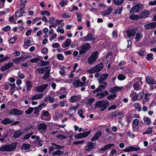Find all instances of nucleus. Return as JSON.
Masks as SVG:
<instances>
[{
    "label": "nucleus",
    "mask_w": 156,
    "mask_h": 156,
    "mask_svg": "<svg viewBox=\"0 0 156 156\" xmlns=\"http://www.w3.org/2000/svg\"><path fill=\"white\" fill-rule=\"evenodd\" d=\"M17 144L16 142H13L10 144L3 145L0 147L1 151H11L14 150L17 147Z\"/></svg>",
    "instance_id": "obj_1"
},
{
    "label": "nucleus",
    "mask_w": 156,
    "mask_h": 156,
    "mask_svg": "<svg viewBox=\"0 0 156 156\" xmlns=\"http://www.w3.org/2000/svg\"><path fill=\"white\" fill-rule=\"evenodd\" d=\"M109 105V102L107 100H101L97 102L95 108H99L101 111H104Z\"/></svg>",
    "instance_id": "obj_2"
},
{
    "label": "nucleus",
    "mask_w": 156,
    "mask_h": 156,
    "mask_svg": "<svg viewBox=\"0 0 156 156\" xmlns=\"http://www.w3.org/2000/svg\"><path fill=\"white\" fill-rule=\"evenodd\" d=\"M98 57V51H96L92 53L88 58L87 62L90 65L94 64Z\"/></svg>",
    "instance_id": "obj_3"
},
{
    "label": "nucleus",
    "mask_w": 156,
    "mask_h": 156,
    "mask_svg": "<svg viewBox=\"0 0 156 156\" xmlns=\"http://www.w3.org/2000/svg\"><path fill=\"white\" fill-rule=\"evenodd\" d=\"M91 47L90 45L88 43H86L85 44L81 45L79 48L80 54H83L86 53Z\"/></svg>",
    "instance_id": "obj_4"
},
{
    "label": "nucleus",
    "mask_w": 156,
    "mask_h": 156,
    "mask_svg": "<svg viewBox=\"0 0 156 156\" xmlns=\"http://www.w3.org/2000/svg\"><path fill=\"white\" fill-rule=\"evenodd\" d=\"M51 144L52 146L49 147V153H51L53 151L57 149H62L64 147L62 146L54 143H51Z\"/></svg>",
    "instance_id": "obj_5"
},
{
    "label": "nucleus",
    "mask_w": 156,
    "mask_h": 156,
    "mask_svg": "<svg viewBox=\"0 0 156 156\" xmlns=\"http://www.w3.org/2000/svg\"><path fill=\"white\" fill-rule=\"evenodd\" d=\"M48 84H42L40 86H37L35 87L34 88V90L35 91L39 93H41L46 88L48 87Z\"/></svg>",
    "instance_id": "obj_6"
},
{
    "label": "nucleus",
    "mask_w": 156,
    "mask_h": 156,
    "mask_svg": "<svg viewBox=\"0 0 156 156\" xmlns=\"http://www.w3.org/2000/svg\"><path fill=\"white\" fill-rule=\"evenodd\" d=\"M99 83L101 85L99 87L95 89L94 91V93L97 92L99 91H101L103 90H105V88L107 86V83L106 82H99Z\"/></svg>",
    "instance_id": "obj_7"
},
{
    "label": "nucleus",
    "mask_w": 156,
    "mask_h": 156,
    "mask_svg": "<svg viewBox=\"0 0 156 156\" xmlns=\"http://www.w3.org/2000/svg\"><path fill=\"white\" fill-rule=\"evenodd\" d=\"M137 31V30L135 28H129L126 30V32L127 36L129 37H131L134 36Z\"/></svg>",
    "instance_id": "obj_8"
},
{
    "label": "nucleus",
    "mask_w": 156,
    "mask_h": 156,
    "mask_svg": "<svg viewBox=\"0 0 156 156\" xmlns=\"http://www.w3.org/2000/svg\"><path fill=\"white\" fill-rule=\"evenodd\" d=\"M37 130L40 133L44 132L47 128V125L44 123H40L37 125Z\"/></svg>",
    "instance_id": "obj_9"
},
{
    "label": "nucleus",
    "mask_w": 156,
    "mask_h": 156,
    "mask_svg": "<svg viewBox=\"0 0 156 156\" xmlns=\"http://www.w3.org/2000/svg\"><path fill=\"white\" fill-rule=\"evenodd\" d=\"M23 112L16 109H13L11 110L9 112V114L10 115H22Z\"/></svg>",
    "instance_id": "obj_10"
},
{
    "label": "nucleus",
    "mask_w": 156,
    "mask_h": 156,
    "mask_svg": "<svg viewBox=\"0 0 156 156\" xmlns=\"http://www.w3.org/2000/svg\"><path fill=\"white\" fill-rule=\"evenodd\" d=\"M140 148L139 147H135L132 146L128 147L124 149L123 151L126 152H129L131 151H137L139 150Z\"/></svg>",
    "instance_id": "obj_11"
},
{
    "label": "nucleus",
    "mask_w": 156,
    "mask_h": 156,
    "mask_svg": "<svg viewBox=\"0 0 156 156\" xmlns=\"http://www.w3.org/2000/svg\"><path fill=\"white\" fill-rule=\"evenodd\" d=\"M85 83H83L80 80H76L73 83V84L76 87L85 86Z\"/></svg>",
    "instance_id": "obj_12"
},
{
    "label": "nucleus",
    "mask_w": 156,
    "mask_h": 156,
    "mask_svg": "<svg viewBox=\"0 0 156 156\" xmlns=\"http://www.w3.org/2000/svg\"><path fill=\"white\" fill-rule=\"evenodd\" d=\"M147 30L151 29L156 27V22L149 23L144 26Z\"/></svg>",
    "instance_id": "obj_13"
},
{
    "label": "nucleus",
    "mask_w": 156,
    "mask_h": 156,
    "mask_svg": "<svg viewBox=\"0 0 156 156\" xmlns=\"http://www.w3.org/2000/svg\"><path fill=\"white\" fill-rule=\"evenodd\" d=\"M82 39L83 41H87L94 40L92 33H90L86 36L83 37Z\"/></svg>",
    "instance_id": "obj_14"
},
{
    "label": "nucleus",
    "mask_w": 156,
    "mask_h": 156,
    "mask_svg": "<svg viewBox=\"0 0 156 156\" xmlns=\"http://www.w3.org/2000/svg\"><path fill=\"white\" fill-rule=\"evenodd\" d=\"M13 65L12 62H9L1 68V70L2 71H4L9 69Z\"/></svg>",
    "instance_id": "obj_15"
},
{
    "label": "nucleus",
    "mask_w": 156,
    "mask_h": 156,
    "mask_svg": "<svg viewBox=\"0 0 156 156\" xmlns=\"http://www.w3.org/2000/svg\"><path fill=\"white\" fill-rule=\"evenodd\" d=\"M113 10V8L112 7H109L106 10L104 11L101 12V14L103 16H107L111 13Z\"/></svg>",
    "instance_id": "obj_16"
},
{
    "label": "nucleus",
    "mask_w": 156,
    "mask_h": 156,
    "mask_svg": "<svg viewBox=\"0 0 156 156\" xmlns=\"http://www.w3.org/2000/svg\"><path fill=\"white\" fill-rule=\"evenodd\" d=\"M147 83L149 84H156V81L153 80L150 76H148L146 78Z\"/></svg>",
    "instance_id": "obj_17"
},
{
    "label": "nucleus",
    "mask_w": 156,
    "mask_h": 156,
    "mask_svg": "<svg viewBox=\"0 0 156 156\" xmlns=\"http://www.w3.org/2000/svg\"><path fill=\"white\" fill-rule=\"evenodd\" d=\"M14 120L13 119L6 117L2 120L1 122L2 124L6 125L12 122Z\"/></svg>",
    "instance_id": "obj_18"
},
{
    "label": "nucleus",
    "mask_w": 156,
    "mask_h": 156,
    "mask_svg": "<svg viewBox=\"0 0 156 156\" xmlns=\"http://www.w3.org/2000/svg\"><path fill=\"white\" fill-rule=\"evenodd\" d=\"M101 130H99L94 134V136L91 139L92 141H94L97 140L99 136L102 135Z\"/></svg>",
    "instance_id": "obj_19"
},
{
    "label": "nucleus",
    "mask_w": 156,
    "mask_h": 156,
    "mask_svg": "<svg viewBox=\"0 0 156 156\" xmlns=\"http://www.w3.org/2000/svg\"><path fill=\"white\" fill-rule=\"evenodd\" d=\"M123 88V87H119L118 86H116L111 88L110 89V91L112 93H114L115 92L120 91L121 90H122Z\"/></svg>",
    "instance_id": "obj_20"
},
{
    "label": "nucleus",
    "mask_w": 156,
    "mask_h": 156,
    "mask_svg": "<svg viewBox=\"0 0 156 156\" xmlns=\"http://www.w3.org/2000/svg\"><path fill=\"white\" fill-rule=\"evenodd\" d=\"M108 74L107 73H104L101 74L98 80L99 82H105L104 81L107 79V78L108 76Z\"/></svg>",
    "instance_id": "obj_21"
},
{
    "label": "nucleus",
    "mask_w": 156,
    "mask_h": 156,
    "mask_svg": "<svg viewBox=\"0 0 156 156\" xmlns=\"http://www.w3.org/2000/svg\"><path fill=\"white\" fill-rule=\"evenodd\" d=\"M43 97V93L38 94L33 96L31 98V100H38L42 98Z\"/></svg>",
    "instance_id": "obj_22"
},
{
    "label": "nucleus",
    "mask_w": 156,
    "mask_h": 156,
    "mask_svg": "<svg viewBox=\"0 0 156 156\" xmlns=\"http://www.w3.org/2000/svg\"><path fill=\"white\" fill-rule=\"evenodd\" d=\"M114 145V144H109L105 145L104 148H101L98 150V151H104L106 150H108L111 148L112 146Z\"/></svg>",
    "instance_id": "obj_23"
},
{
    "label": "nucleus",
    "mask_w": 156,
    "mask_h": 156,
    "mask_svg": "<svg viewBox=\"0 0 156 156\" xmlns=\"http://www.w3.org/2000/svg\"><path fill=\"white\" fill-rule=\"evenodd\" d=\"M94 147V143L91 142H90L88 143L86 147V151H90L92 150Z\"/></svg>",
    "instance_id": "obj_24"
},
{
    "label": "nucleus",
    "mask_w": 156,
    "mask_h": 156,
    "mask_svg": "<svg viewBox=\"0 0 156 156\" xmlns=\"http://www.w3.org/2000/svg\"><path fill=\"white\" fill-rule=\"evenodd\" d=\"M49 68V67H45L41 68H38L36 69V71H37L39 73L42 74L45 73L47 70Z\"/></svg>",
    "instance_id": "obj_25"
},
{
    "label": "nucleus",
    "mask_w": 156,
    "mask_h": 156,
    "mask_svg": "<svg viewBox=\"0 0 156 156\" xmlns=\"http://www.w3.org/2000/svg\"><path fill=\"white\" fill-rule=\"evenodd\" d=\"M130 96L132 98V99L133 101L137 100V94L135 91H132L130 94Z\"/></svg>",
    "instance_id": "obj_26"
},
{
    "label": "nucleus",
    "mask_w": 156,
    "mask_h": 156,
    "mask_svg": "<svg viewBox=\"0 0 156 156\" xmlns=\"http://www.w3.org/2000/svg\"><path fill=\"white\" fill-rule=\"evenodd\" d=\"M23 134L20 130H18L15 131L13 135V137L14 138H17L20 137Z\"/></svg>",
    "instance_id": "obj_27"
},
{
    "label": "nucleus",
    "mask_w": 156,
    "mask_h": 156,
    "mask_svg": "<svg viewBox=\"0 0 156 156\" xmlns=\"http://www.w3.org/2000/svg\"><path fill=\"white\" fill-rule=\"evenodd\" d=\"M150 14V11L147 10H144L140 13L141 18H146L148 17Z\"/></svg>",
    "instance_id": "obj_28"
},
{
    "label": "nucleus",
    "mask_w": 156,
    "mask_h": 156,
    "mask_svg": "<svg viewBox=\"0 0 156 156\" xmlns=\"http://www.w3.org/2000/svg\"><path fill=\"white\" fill-rule=\"evenodd\" d=\"M72 42L71 40L69 38L67 39L65 42L64 44H62V47L63 48L69 46Z\"/></svg>",
    "instance_id": "obj_29"
},
{
    "label": "nucleus",
    "mask_w": 156,
    "mask_h": 156,
    "mask_svg": "<svg viewBox=\"0 0 156 156\" xmlns=\"http://www.w3.org/2000/svg\"><path fill=\"white\" fill-rule=\"evenodd\" d=\"M103 63L101 62L99 64L97 65L94 67L95 70L97 72H99L101 70L103 67Z\"/></svg>",
    "instance_id": "obj_30"
},
{
    "label": "nucleus",
    "mask_w": 156,
    "mask_h": 156,
    "mask_svg": "<svg viewBox=\"0 0 156 156\" xmlns=\"http://www.w3.org/2000/svg\"><path fill=\"white\" fill-rule=\"evenodd\" d=\"M143 36V34L140 31H138L136 35V41H138Z\"/></svg>",
    "instance_id": "obj_31"
},
{
    "label": "nucleus",
    "mask_w": 156,
    "mask_h": 156,
    "mask_svg": "<svg viewBox=\"0 0 156 156\" xmlns=\"http://www.w3.org/2000/svg\"><path fill=\"white\" fill-rule=\"evenodd\" d=\"M23 9H20L18 11L15 13V16L16 17H20L23 14H25V12L23 11Z\"/></svg>",
    "instance_id": "obj_32"
},
{
    "label": "nucleus",
    "mask_w": 156,
    "mask_h": 156,
    "mask_svg": "<svg viewBox=\"0 0 156 156\" xmlns=\"http://www.w3.org/2000/svg\"><path fill=\"white\" fill-rule=\"evenodd\" d=\"M26 88L27 91L30 90L32 87V83L29 81H27L25 82Z\"/></svg>",
    "instance_id": "obj_33"
},
{
    "label": "nucleus",
    "mask_w": 156,
    "mask_h": 156,
    "mask_svg": "<svg viewBox=\"0 0 156 156\" xmlns=\"http://www.w3.org/2000/svg\"><path fill=\"white\" fill-rule=\"evenodd\" d=\"M58 68L60 70L59 71L60 74L61 75H64L65 73L66 67L63 66H58Z\"/></svg>",
    "instance_id": "obj_34"
},
{
    "label": "nucleus",
    "mask_w": 156,
    "mask_h": 156,
    "mask_svg": "<svg viewBox=\"0 0 156 156\" xmlns=\"http://www.w3.org/2000/svg\"><path fill=\"white\" fill-rule=\"evenodd\" d=\"M12 62L16 64H18L21 61H22V57H19L16 58L12 60Z\"/></svg>",
    "instance_id": "obj_35"
},
{
    "label": "nucleus",
    "mask_w": 156,
    "mask_h": 156,
    "mask_svg": "<svg viewBox=\"0 0 156 156\" xmlns=\"http://www.w3.org/2000/svg\"><path fill=\"white\" fill-rule=\"evenodd\" d=\"M134 106L135 108L138 112H140L141 110V107L140 104L138 102H136L134 104Z\"/></svg>",
    "instance_id": "obj_36"
},
{
    "label": "nucleus",
    "mask_w": 156,
    "mask_h": 156,
    "mask_svg": "<svg viewBox=\"0 0 156 156\" xmlns=\"http://www.w3.org/2000/svg\"><path fill=\"white\" fill-rule=\"evenodd\" d=\"M133 87L134 90H137L141 88L140 84L138 82H136L133 84Z\"/></svg>",
    "instance_id": "obj_37"
},
{
    "label": "nucleus",
    "mask_w": 156,
    "mask_h": 156,
    "mask_svg": "<svg viewBox=\"0 0 156 156\" xmlns=\"http://www.w3.org/2000/svg\"><path fill=\"white\" fill-rule=\"evenodd\" d=\"M20 9H23L26 7L25 4L26 3L27 0H20Z\"/></svg>",
    "instance_id": "obj_38"
},
{
    "label": "nucleus",
    "mask_w": 156,
    "mask_h": 156,
    "mask_svg": "<svg viewBox=\"0 0 156 156\" xmlns=\"http://www.w3.org/2000/svg\"><path fill=\"white\" fill-rule=\"evenodd\" d=\"M129 18L132 20H137L141 18V16L137 15H131L129 16Z\"/></svg>",
    "instance_id": "obj_39"
},
{
    "label": "nucleus",
    "mask_w": 156,
    "mask_h": 156,
    "mask_svg": "<svg viewBox=\"0 0 156 156\" xmlns=\"http://www.w3.org/2000/svg\"><path fill=\"white\" fill-rule=\"evenodd\" d=\"M31 145L28 144H23V146L22 147V149H24L25 150H27L29 149Z\"/></svg>",
    "instance_id": "obj_40"
},
{
    "label": "nucleus",
    "mask_w": 156,
    "mask_h": 156,
    "mask_svg": "<svg viewBox=\"0 0 156 156\" xmlns=\"http://www.w3.org/2000/svg\"><path fill=\"white\" fill-rule=\"evenodd\" d=\"M77 99V97L75 95L71 96L69 99V102L70 103H73L76 101Z\"/></svg>",
    "instance_id": "obj_41"
},
{
    "label": "nucleus",
    "mask_w": 156,
    "mask_h": 156,
    "mask_svg": "<svg viewBox=\"0 0 156 156\" xmlns=\"http://www.w3.org/2000/svg\"><path fill=\"white\" fill-rule=\"evenodd\" d=\"M114 4L120 5L123 3L125 0H113Z\"/></svg>",
    "instance_id": "obj_42"
},
{
    "label": "nucleus",
    "mask_w": 156,
    "mask_h": 156,
    "mask_svg": "<svg viewBox=\"0 0 156 156\" xmlns=\"http://www.w3.org/2000/svg\"><path fill=\"white\" fill-rule=\"evenodd\" d=\"M123 10V7H119L117 9H116L115 10L114 12V14L118 13L119 14H120L121 13V12Z\"/></svg>",
    "instance_id": "obj_43"
},
{
    "label": "nucleus",
    "mask_w": 156,
    "mask_h": 156,
    "mask_svg": "<svg viewBox=\"0 0 156 156\" xmlns=\"http://www.w3.org/2000/svg\"><path fill=\"white\" fill-rule=\"evenodd\" d=\"M95 101V99L94 98H90L88 99L87 104L88 105L91 106L92 103L94 102Z\"/></svg>",
    "instance_id": "obj_44"
},
{
    "label": "nucleus",
    "mask_w": 156,
    "mask_h": 156,
    "mask_svg": "<svg viewBox=\"0 0 156 156\" xmlns=\"http://www.w3.org/2000/svg\"><path fill=\"white\" fill-rule=\"evenodd\" d=\"M63 153V152L61 151L60 150H57L56 151H54L52 153V154L53 156H55L56 155H60L61 154H62Z\"/></svg>",
    "instance_id": "obj_45"
},
{
    "label": "nucleus",
    "mask_w": 156,
    "mask_h": 156,
    "mask_svg": "<svg viewBox=\"0 0 156 156\" xmlns=\"http://www.w3.org/2000/svg\"><path fill=\"white\" fill-rule=\"evenodd\" d=\"M152 132V129L151 127H149L147 129L146 132H144L143 133V134H151Z\"/></svg>",
    "instance_id": "obj_46"
},
{
    "label": "nucleus",
    "mask_w": 156,
    "mask_h": 156,
    "mask_svg": "<svg viewBox=\"0 0 156 156\" xmlns=\"http://www.w3.org/2000/svg\"><path fill=\"white\" fill-rule=\"evenodd\" d=\"M137 12H138L139 10L143 9V6L142 4H136L135 5Z\"/></svg>",
    "instance_id": "obj_47"
},
{
    "label": "nucleus",
    "mask_w": 156,
    "mask_h": 156,
    "mask_svg": "<svg viewBox=\"0 0 156 156\" xmlns=\"http://www.w3.org/2000/svg\"><path fill=\"white\" fill-rule=\"evenodd\" d=\"M50 69H49L47 71L46 73L43 76V78L44 80H46L49 77L50 73Z\"/></svg>",
    "instance_id": "obj_48"
},
{
    "label": "nucleus",
    "mask_w": 156,
    "mask_h": 156,
    "mask_svg": "<svg viewBox=\"0 0 156 156\" xmlns=\"http://www.w3.org/2000/svg\"><path fill=\"white\" fill-rule=\"evenodd\" d=\"M49 63L48 61H46L43 60H41L40 61V65L41 66H46Z\"/></svg>",
    "instance_id": "obj_49"
},
{
    "label": "nucleus",
    "mask_w": 156,
    "mask_h": 156,
    "mask_svg": "<svg viewBox=\"0 0 156 156\" xmlns=\"http://www.w3.org/2000/svg\"><path fill=\"white\" fill-rule=\"evenodd\" d=\"M62 16L63 18H70L71 16L69 13H63L62 14Z\"/></svg>",
    "instance_id": "obj_50"
},
{
    "label": "nucleus",
    "mask_w": 156,
    "mask_h": 156,
    "mask_svg": "<svg viewBox=\"0 0 156 156\" xmlns=\"http://www.w3.org/2000/svg\"><path fill=\"white\" fill-rule=\"evenodd\" d=\"M34 143H36L37 145H38L39 147H41L44 144V142L41 140H37L36 141H34Z\"/></svg>",
    "instance_id": "obj_51"
},
{
    "label": "nucleus",
    "mask_w": 156,
    "mask_h": 156,
    "mask_svg": "<svg viewBox=\"0 0 156 156\" xmlns=\"http://www.w3.org/2000/svg\"><path fill=\"white\" fill-rule=\"evenodd\" d=\"M116 94H110L107 97V98L109 100L114 99L116 98Z\"/></svg>",
    "instance_id": "obj_52"
},
{
    "label": "nucleus",
    "mask_w": 156,
    "mask_h": 156,
    "mask_svg": "<svg viewBox=\"0 0 156 156\" xmlns=\"http://www.w3.org/2000/svg\"><path fill=\"white\" fill-rule=\"evenodd\" d=\"M153 56V54L152 53L148 54L147 55L146 58L148 61H151L152 60V57Z\"/></svg>",
    "instance_id": "obj_53"
},
{
    "label": "nucleus",
    "mask_w": 156,
    "mask_h": 156,
    "mask_svg": "<svg viewBox=\"0 0 156 156\" xmlns=\"http://www.w3.org/2000/svg\"><path fill=\"white\" fill-rule=\"evenodd\" d=\"M144 94V92L142 91L139 93L138 95H137V97L138 98L137 100H141Z\"/></svg>",
    "instance_id": "obj_54"
},
{
    "label": "nucleus",
    "mask_w": 156,
    "mask_h": 156,
    "mask_svg": "<svg viewBox=\"0 0 156 156\" xmlns=\"http://www.w3.org/2000/svg\"><path fill=\"white\" fill-rule=\"evenodd\" d=\"M56 137L59 139H63L67 138L66 136L61 134L57 135Z\"/></svg>",
    "instance_id": "obj_55"
},
{
    "label": "nucleus",
    "mask_w": 156,
    "mask_h": 156,
    "mask_svg": "<svg viewBox=\"0 0 156 156\" xmlns=\"http://www.w3.org/2000/svg\"><path fill=\"white\" fill-rule=\"evenodd\" d=\"M41 15H42V16H43L44 15H45L47 16H49L50 15V13L49 11L46 10H44L43 11H41Z\"/></svg>",
    "instance_id": "obj_56"
},
{
    "label": "nucleus",
    "mask_w": 156,
    "mask_h": 156,
    "mask_svg": "<svg viewBox=\"0 0 156 156\" xmlns=\"http://www.w3.org/2000/svg\"><path fill=\"white\" fill-rule=\"evenodd\" d=\"M87 72H88L89 73L92 74L96 72V71L95 70L94 67L87 70Z\"/></svg>",
    "instance_id": "obj_57"
},
{
    "label": "nucleus",
    "mask_w": 156,
    "mask_h": 156,
    "mask_svg": "<svg viewBox=\"0 0 156 156\" xmlns=\"http://www.w3.org/2000/svg\"><path fill=\"white\" fill-rule=\"evenodd\" d=\"M34 109V108H30L25 111V113L27 114L30 115Z\"/></svg>",
    "instance_id": "obj_58"
},
{
    "label": "nucleus",
    "mask_w": 156,
    "mask_h": 156,
    "mask_svg": "<svg viewBox=\"0 0 156 156\" xmlns=\"http://www.w3.org/2000/svg\"><path fill=\"white\" fill-rule=\"evenodd\" d=\"M83 110L82 109H80L78 111V114L82 118H84L85 116L82 115L83 113Z\"/></svg>",
    "instance_id": "obj_59"
},
{
    "label": "nucleus",
    "mask_w": 156,
    "mask_h": 156,
    "mask_svg": "<svg viewBox=\"0 0 156 156\" xmlns=\"http://www.w3.org/2000/svg\"><path fill=\"white\" fill-rule=\"evenodd\" d=\"M144 122L147 124H148L150 123L151 122V121L150 119L148 117H146L144 119Z\"/></svg>",
    "instance_id": "obj_60"
},
{
    "label": "nucleus",
    "mask_w": 156,
    "mask_h": 156,
    "mask_svg": "<svg viewBox=\"0 0 156 156\" xmlns=\"http://www.w3.org/2000/svg\"><path fill=\"white\" fill-rule=\"evenodd\" d=\"M76 15L77 16V18L78 21L80 22L81 20V18L82 17V15L80 12H77Z\"/></svg>",
    "instance_id": "obj_61"
},
{
    "label": "nucleus",
    "mask_w": 156,
    "mask_h": 156,
    "mask_svg": "<svg viewBox=\"0 0 156 156\" xmlns=\"http://www.w3.org/2000/svg\"><path fill=\"white\" fill-rule=\"evenodd\" d=\"M43 115L44 117H46L50 115V114L47 111L43 110L41 112Z\"/></svg>",
    "instance_id": "obj_62"
},
{
    "label": "nucleus",
    "mask_w": 156,
    "mask_h": 156,
    "mask_svg": "<svg viewBox=\"0 0 156 156\" xmlns=\"http://www.w3.org/2000/svg\"><path fill=\"white\" fill-rule=\"evenodd\" d=\"M17 37H15L11 38L9 41V42L10 44H13L15 43Z\"/></svg>",
    "instance_id": "obj_63"
},
{
    "label": "nucleus",
    "mask_w": 156,
    "mask_h": 156,
    "mask_svg": "<svg viewBox=\"0 0 156 156\" xmlns=\"http://www.w3.org/2000/svg\"><path fill=\"white\" fill-rule=\"evenodd\" d=\"M67 4V0H62L60 3L62 7H63Z\"/></svg>",
    "instance_id": "obj_64"
}]
</instances>
